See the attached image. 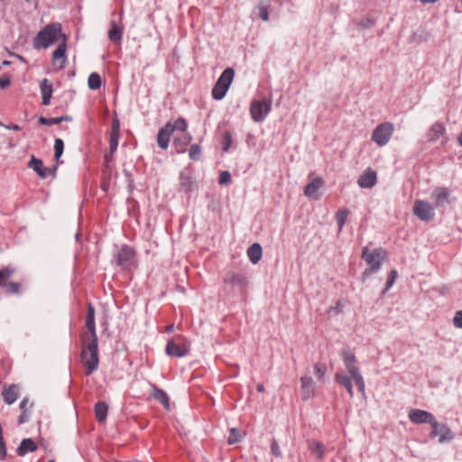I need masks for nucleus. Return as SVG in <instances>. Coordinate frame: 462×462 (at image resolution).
I'll list each match as a JSON object with an SVG mask.
<instances>
[{"label": "nucleus", "mask_w": 462, "mask_h": 462, "mask_svg": "<svg viewBox=\"0 0 462 462\" xmlns=\"http://www.w3.org/2000/svg\"><path fill=\"white\" fill-rule=\"evenodd\" d=\"M98 340L97 338L83 337L81 359L86 367V374L89 375L98 368Z\"/></svg>", "instance_id": "f257e3e1"}, {"label": "nucleus", "mask_w": 462, "mask_h": 462, "mask_svg": "<svg viewBox=\"0 0 462 462\" xmlns=\"http://www.w3.org/2000/svg\"><path fill=\"white\" fill-rule=\"evenodd\" d=\"M61 25L58 23L48 24L42 31H40L34 40V49H47L55 42H60V38L62 39Z\"/></svg>", "instance_id": "f03ea898"}, {"label": "nucleus", "mask_w": 462, "mask_h": 462, "mask_svg": "<svg viewBox=\"0 0 462 462\" xmlns=\"http://www.w3.org/2000/svg\"><path fill=\"white\" fill-rule=\"evenodd\" d=\"M387 253L383 248H375L370 251L367 247H365L362 251V258L369 265V268L365 269L363 273V279L376 273L386 258Z\"/></svg>", "instance_id": "7ed1b4c3"}, {"label": "nucleus", "mask_w": 462, "mask_h": 462, "mask_svg": "<svg viewBox=\"0 0 462 462\" xmlns=\"http://www.w3.org/2000/svg\"><path fill=\"white\" fill-rule=\"evenodd\" d=\"M235 77V71L232 68L226 69L212 89V97L216 100H221L226 94Z\"/></svg>", "instance_id": "20e7f679"}, {"label": "nucleus", "mask_w": 462, "mask_h": 462, "mask_svg": "<svg viewBox=\"0 0 462 462\" xmlns=\"http://www.w3.org/2000/svg\"><path fill=\"white\" fill-rule=\"evenodd\" d=\"M394 131V125L390 122H383L379 124L372 133V141L378 146L382 147L386 145Z\"/></svg>", "instance_id": "39448f33"}, {"label": "nucleus", "mask_w": 462, "mask_h": 462, "mask_svg": "<svg viewBox=\"0 0 462 462\" xmlns=\"http://www.w3.org/2000/svg\"><path fill=\"white\" fill-rule=\"evenodd\" d=\"M272 108L270 99L253 100L250 106L251 117L254 122H263Z\"/></svg>", "instance_id": "423d86ee"}, {"label": "nucleus", "mask_w": 462, "mask_h": 462, "mask_svg": "<svg viewBox=\"0 0 462 462\" xmlns=\"http://www.w3.org/2000/svg\"><path fill=\"white\" fill-rule=\"evenodd\" d=\"M413 214L422 221H431L435 217V208L427 201L417 199L413 205Z\"/></svg>", "instance_id": "0eeeda50"}, {"label": "nucleus", "mask_w": 462, "mask_h": 462, "mask_svg": "<svg viewBox=\"0 0 462 462\" xmlns=\"http://www.w3.org/2000/svg\"><path fill=\"white\" fill-rule=\"evenodd\" d=\"M432 430L430 432L431 438L439 437V443H445L452 440L454 439V434L452 433L449 427H448L444 423H439L436 420L431 424Z\"/></svg>", "instance_id": "6e6552de"}, {"label": "nucleus", "mask_w": 462, "mask_h": 462, "mask_svg": "<svg viewBox=\"0 0 462 462\" xmlns=\"http://www.w3.org/2000/svg\"><path fill=\"white\" fill-rule=\"evenodd\" d=\"M341 356L346 369L352 378L362 375L359 367L357 366V360L354 353L350 352L348 349H343L341 351Z\"/></svg>", "instance_id": "1a4fd4ad"}, {"label": "nucleus", "mask_w": 462, "mask_h": 462, "mask_svg": "<svg viewBox=\"0 0 462 462\" xmlns=\"http://www.w3.org/2000/svg\"><path fill=\"white\" fill-rule=\"evenodd\" d=\"M117 265L129 268L134 264V253L129 246H123L115 255Z\"/></svg>", "instance_id": "9d476101"}, {"label": "nucleus", "mask_w": 462, "mask_h": 462, "mask_svg": "<svg viewBox=\"0 0 462 462\" xmlns=\"http://www.w3.org/2000/svg\"><path fill=\"white\" fill-rule=\"evenodd\" d=\"M225 284L244 290L247 285V277L244 273L229 272L223 279Z\"/></svg>", "instance_id": "9b49d317"}, {"label": "nucleus", "mask_w": 462, "mask_h": 462, "mask_svg": "<svg viewBox=\"0 0 462 462\" xmlns=\"http://www.w3.org/2000/svg\"><path fill=\"white\" fill-rule=\"evenodd\" d=\"M408 417L410 420L415 424L429 423L432 424L436 420L430 412L419 409H412L409 411Z\"/></svg>", "instance_id": "f8f14e48"}, {"label": "nucleus", "mask_w": 462, "mask_h": 462, "mask_svg": "<svg viewBox=\"0 0 462 462\" xmlns=\"http://www.w3.org/2000/svg\"><path fill=\"white\" fill-rule=\"evenodd\" d=\"M66 50V36L62 35V40L59 42L57 48L52 52V62L54 65L58 64L59 69H62L65 67L67 61Z\"/></svg>", "instance_id": "ddd939ff"}, {"label": "nucleus", "mask_w": 462, "mask_h": 462, "mask_svg": "<svg viewBox=\"0 0 462 462\" xmlns=\"http://www.w3.org/2000/svg\"><path fill=\"white\" fill-rule=\"evenodd\" d=\"M189 345L186 343H179L174 339L168 341L166 345L167 355L174 357H182L189 354Z\"/></svg>", "instance_id": "4468645a"}, {"label": "nucleus", "mask_w": 462, "mask_h": 462, "mask_svg": "<svg viewBox=\"0 0 462 462\" xmlns=\"http://www.w3.org/2000/svg\"><path fill=\"white\" fill-rule=\"evenodd\" d=\"M377 182V174L370 168L365 170L358 178L357 184L362 189H371Z\"/></svg>", "instance_id": "2eb2a0df"}, {"label": "nucleus", "mask_w": 462, "mask_h": 462, "mask_svg": "<svg viewBox=\"0 0 462 462\" xmlns=\"http://www.w3.org/2000/svg\"><path fill=\"white\" fill-rule=\"evenodd\" d=\"M300 388L303 400H309L315 395V382L310 376L300 377Z\"/></svg>", "instance_id": "dca6fc26"}, {"label": "nucleus", "mask_w": 462, "mask_h": 462, "mask_svg": "<svg viewBox=\"0 0 462 462\" xmlns=\"http://www.w3.org/2000/svg\"><path fill=\"white\" fill-rule=\"evenodd\" d=\"M192 137L187 132L179 133L173 140V147L177 152H185L187 146L190 143Z\"/></svg>", "instance_id": "f3484780"}, {"label": "nucleus", "mask_w": 462, "mask_h": 462, "mask_svg": "<svg viewBox=\"0 0 462 462\" xmlns=\"http://www.w3.org/2000/svg\"><path fill=\"white\" fill-rule=\"evenodd\" d=\"M446 133L445 125L440 122L433 123L427 133V139L429 142L433 143L438 141Z\"/></svg>", "instance_id": "a211bd4d"}, {"label": "nucleus", "mask_w": 462, "mask_h": 462, "mask_svg": "<svg viewBox=\"0 0 462 462\" xmlns=\"http://www.w3.org/2000/svg\"><path fill=\"white\" fill-rule=\"evenodd\" d=\"M152 391L150 393V396L156 401H158L166 410H170V398L166 392L162 389H159L154 384H151Z\"/></svg>", "instance_id": "6ab92c4d"}, {"label": "nucleus", "mask_w": 462, "mask_h": 462, "mask_svg": "<svg viewBox=\"0 0 462 462\" xmlns=\"http://www.w3.org/2000/svg\"><path fill=\"white\" fill-rule=\"evenodd\" d=\"M172 134L171 124L168 123L162 128L157 134V143L159 147L165 150L169 146L170 136Z\"/></svg>", "instance_id": "aec40b11"}, {"label": "nucleus", "mask_w": 462, "mask_h": 462, "mask_svg": "<svg viewBox=\"0 0 462 462\" xmlns=\"http://www.w3.org/2000/svg\"><path fill=\"white\" fill-rule=\"evenodd\" d=\"M323 180L317 177L313 179L304 189V195L308 198L318 199L319 198L318 191L322 187Z\"/></svg>", "instance_id": "412c9836"}, {"label": "nucleus", "mask_w": 462, "mask_h": 462, "mask_svg": "<svg viewBox=\"0 0 462 462\" xmlns=\"http://www.w3.org/2000/svg\"><path fill=\"white\" fill-rule=\"evenodd\" d=\"M86 327L89 331L90 335L87 336L88 338H97L96 333V324H95V309L91 303L88 304V312L86 317Z\"/></svg>", "instance_id": "4be33fe9"}, {"label": "nucleus", "mask_w": 462, "mask_h": 462, "mask_svg": "<svg viewBox=\"0 0 462 462\" xmlns=\"http://www.w3.org/2000/svg\"><path fill=\"white\" fill-rule=\"evenodd\" d=\"M449 197V190L444 187H437L434 189L431 198L435 200L436 207L448 202Z\"/></svg>", "instance_id": "5701e85b"}, {"label": "nucleus", "mask_w": 462, "mask_h": 462, "mask_svg": "<svg viewBox=\"0 0 462 462\" xmlns=\"http://www.w3.org/2000/svg\"><path fill=\"white\" fill-rule=\"evenodd\" d=\"M40 88L42 95V104L48 106L51 103L52 95V85L47 79H43L40 83Z\"/></svg>", "instance_id": "b1692460"}, {"label": "nucleus", "mask_w": 462, "mask_h": 462, "mask_svg": "<svg viewBox=\"0 0 462 462\" xmlns=\"http://www.w3.org/2000/svg\"><path fill=\"white\" fill-rule=\"evenodd\" d=\"M38 448L36 443L32 439H23L17 448V454L20 457L25 456L28 452H34Z\"/></svg>", "instance_id": "393cba45"}, {"label": "nucleus", "mask_w": 462, "mask_h": 462, "mask_svg": "<svg viewBox=\"0 0 462 462\" xmlns=\"http://www.w3.org/2000/svg\"><path fill=\"white\" fill-rule=\"evenodd\" d=\"M352 380H353V378L351 376H348L346 374H338V373H337L335 374V381L338 384H340L346 388V390L347 391L350 397H353V395H354Z\"/></svg>", "instance_id": "a878e982"}, {"label": "nucleus", "mask_w": 462, "mask_h": 462, "mask_svg": "<svg viewBox=\"0 0 462 462\" xmlns=\"http://www.w3.org/2000/svg\"><path fill=\"white\" fill-rule=\"evenodd\" d=\"M2 394L4 401L7 404H12L18 399L19 388L16 384H12L8 388L4 389Z\"/></svg>", "instance_id": "bb28decb"}, {"label": "nucleus", "mask_w": 462, "mask_h": 462, "mask_svg": "<svg viewBox=\"0 0 462 462\" xmlns=\"http://www.w3.org/2000/svg\"><path fill=\"white\" fill-rule=\"evenodd\" d=\"M262 254V246L258 243L253 244L247 249V256L250 262L254 264L257 263L261 260Z\"/></svg>", "instance_id": "cd10ccee"}, {"label": "nucleus", "mask_w": 462, "mask_h": 462, "mask_svg": "<svg viewBox=\"0 0 462 462\" xmlns=\"http://www.w3.org/2000/svg\"><path fill=\"white\" fill-rule=\"evenodd\" d=\"M28 167L32 169L37 174L44 179L47 176V170L44 168L42 161L32 156L28 162Z\"/></svg>", "instance_id": "c85d7f7f"}, {"label": "nucleus", "mask_w": 462, "mask_h": 462, "mask_svg": "<svg viewBox=\"0 0 462 462\" xmlns=\"http://www.w3.org/2000/svg\"><path fill=\"white\" fill-rule=\"evenodd\" d=\"M308 448L318 459H323L326 452V447L323 443L318 440H312L309 443Z\"/></svg>", "instance_id": "c756f323"}, {"label": "nucleus", "mask_w": 462, "mask_h": 462, "mask_svg": "<svg viewBox=\"0 0 462 462\" xmlns=\"http://www.w3.org/2000/svg\"><path fill=\"white\" fill-rule=\"evenodd\" d=\"M180 185L181 190H183L184 192H190L194 189V182L191 180V178L183 173H181L180 177Z\"/></svg>", "instance_id": "7c9ffc66"}, {"label": "nucleus", "mask_w": 462, "mask_h": 462, "mask_svg": "<svg viewBox=\"0 0 462 462\" xmlns=\"http://www.w3.org/2000/svg\"><path fill=\"white\" fill-rule=\"evenodd\" d=\"M108 406L105 402H97L95 406V411L97 420L105 421L107 415Z\"/></svg>", "instance_id": "2f4dec72"}, {"label": "nucleus", "mask_w": 462, "mask_h": 462, "mask_svg": "<svg viewBox=\"0 0 462 462\" xmlns=\"http://www.w3.org/2000/svg\"><path fill=\"white\" fill-rule=\"evenodd\" d=\"M101 83H102L101 77L98 73L93 72L89 75L88 80V85L90 89H92V90L98 89L101 87Z\"/></svg>", "instance_id": "473e14b6"}, {"label": "nucleus", "mask_w": 462, "mask_h": 462, "mask_svg": "<svg viewBox=\"0 0 462 462\" xmlns=\"http://www.w3.org/2000/svg\"><path fill=\"white\" fill-rule=\"evenodd\" d=\"M69 120H70V117H69V116H60V117H51V118H46V117L41 116L39 118V123L41 125H52L60 124L63 121H69Z\"/></svg>", "instance_id": "72a5a7b5"}, {"label": "nucleus", "mask_w": 462, "mask_h": 462, "mask_svg": "<svg viewBox=\"0 0 462 462\" xmlns=\"http://www.w3.org/2000/svg\"><path fill=\"white\" fill-rule=\"evenodd\" d=\"M122 34L123 31L113 23L111 29L108 31L109 40L114 42H119L121 41Z\"/></svg>", "instance_id": "f704fd0d"}, {"label": "nucleus", "mask_w": 462, "mask_h": 462, "mask_svg": "<svg viewBox=\"0 0 462 462\" xmlns=\"http://www.w3.org/2000/svg\"><path fill=\"white\" fill-rule=\"evenodd\" d=\"M348 216V210L347 209H340L336 214V221L338 226V232H341Z\"/></svg>", "instance_id": "c9c22d12"}, {"label": "nucleus", "mask_w": 462, "mask_h": 462, "mask_svg": "<svg viewBox=\"0 0 462 462\" xmlns=\"http://www.w3.org/2000/svg\"><path fill=\"white\" fill-rule=\"evenodd\" d=\"M257 9H258V14H259V17L263 20V21H268L269 20V12H268V9H269V5L264 3L263 1H261L258 5H257Z\"/></svg>", "instance_id": "e433bc0d"}, {"label": "nucleus", "mask_w": 462, "mask_h": 462, "mask_svg": "<svg viewBox=\"0 0 462 462\" xmlns=\"http://www.w3.org/2000/svg\"><path fill=\"white\" fill-rule=\"evenodd\" d=\"M0 286L3 287L7 293L16 294L20 291V284L18 282H5L4 284H0Z\"/></svg>", "instance_id": "4c0bfd02"}, {"label": "nucleus", "mask_w": 462, "mask_h": 462, "mask_svg": "<svg viewBox=\"0 0 462 462\" xmlns=\"http://www.w3.org/2000/svg\"><path fill=\"white\" fill-rule=\"evenodd\" d=\"M14 272V268L11 266H6L0 270V284H4V282H6V280L10 278Z\"/></svg>", "instance_id": "58836bf2"}, {"label": "nucleus", "mask_w": 462, "mask_h": 462, "mask_svg": "<svg viewBox=\"0 0 462 462\" xmlns=\"http://www.w3.org/2000/svg\"><path fill=\"white\" fill-rule=\"evenodd\" d=\"M64 150V143L61 139L58 138L54 142V157L57 161H59L60 157L62 155Z\"/></svg>", "instance_id": "ea45409f"}, {"label": "nucleus", "mask_w": 462, "mask_h": 462, "mask_svg": "<svg viewBox=\"0 0 462 462\" xmlns=\"http://www.w3.org/2000/svg\"><path fill=\"white\" fill-rule=\"evenodd\" d=\"M187 122L183 118H178L173 124H171L172 133L175 130H179L180 133L186 132L187 129Z\"/></svg>", "instance_id": "a19ab883"}, {"label": "nucleus", "mask_w": 462, "mask_h": 462, "mask_svg": "<svg viewBox=\"0 0 462 462\" xmlns=\"http://www.w3.org/2000/svg\"><path fill=\"white\" fill-rule=\"evenodd\" d=\"M189 158L193 161H198L201 156V149L198 144H192L189 148Z\"/></svg>", "instance_id": "79ce46f5"}, {"label": "nucleus", "mask_w": 462, "mask_h": 462, "mask_svg": "<svg viewBox=\"0 0 462 462\" xmlns=\"http://www.w3.org/2000/svg\"><path fill=\"white\" fill-rule=\"evenodd\" d=\"M239 439H240L239 431L236 429L232 428L229 431V436H228V439H227L228 444H230V445L235 444V443L238 442Z\"/></svg>", "instance_id": "37998d69"}, {"label": "nucleus", "mask_w": 462, "mask_h": 462, "mask_svg": "<svg viewBox=\"0 0 462 462\" xmlns=\"http://www.w3.org/2000/svg\"><path fill=\"white\" fill-rule=\"evenodd\" d=\"M397 275L398 273L396 270L393 269L390 272L385 284V291H388L394 284Z\"/></svg>", "instance_id": "c03bdc74"}, {"label": "nucleus", "mask_w": 462, "mask_h": 462, "mask_svg": "<svg viewBox=\"0 0 462 462\" xmlns=\"http://www.w3.org/2000/svg\"><path fill=\"white\" fill-rule=\"evenodd\" d=\"M232 135L229 132H225L223 134V151L227 152L232 144Z\"/></svg>", "instance_id": "a18cd8bd"}, {"label": "nucleus", "mask_w": 462, "mask_h": 462, "mask_svg": "<svg viewBox=\"0 0 462 462\" xmlns=\"http://www.w3.org/2000/svg\"><path fill=\"white\" fill-rule=\"evenodd\" d=\"M353 380L356 383L358 391L362 393V395H365V383L363 375L353 378Z\"/></svg>", "instance_id": "49530a36"}, {"label": "nucleus", "mask_w": 462, "mask_h": 462, "mask_svg": "<svg viewBox=\"0 0 462 462\" xmlns=\"http://www.w3.org/2000/svg\"><path fill=\"white\" fill-rule=\"evenodd\" d=\"M119 134H110L109 146L111 152L116 151L118 146Z\"/></svg>", "instance_id": "de8ad7c7"}, {"label": "nucleus", "mask_w": 462, "mask_h": 462, "mask_svg": "<svg viewBox=\"0 0 462 462\" xmlns=\"http://www.w3.org/2000/svg\"><path fill=\"white\" fill-rule=\"evenodd\" d=\"M453 325L457 328H462V310H457L453 318Z\"/></svg>", "instance_id": "09e8293b"}, {"label": "nucleus", "mask_w": 462, "mask_h": 462, "mask_svg": "<svg viewBox=\"0 0 462 462\" xmlns=\"http://www.w3.org/2000/svg\"><path fill=\"white\" fill-rule=\"evenodd\" d=\"M218 182L221 185L227 184V183L231 182V174H230V172L227 171H222L220 173Z\"/></svg>", "instance_id": "8fccbe9b"}, {"label": "nucleus", "mask_w": 462, "mask_h": 462, "mask_svg": "<svg viewBox=\"0 0 462 462\" xmlns=\"http://www.w3.org/2000/svg\"><path fill=\"white\" fill-rule=\"evenodd\" d=\"M314 370H315L316 374L318 375V378L319 380L323 379V377L325 376L326 372H327L326 365H315Z\"/></svg>", "instance_id": "3c124183"}, {"label": "nucleus", "mask_w": 462, "mask_h": 462, "mask_svg": "<svg viewBox=\"0 0 462 462\" xmlns=\"http://www.w3.org/2000/svg\"><path fill=\"white\" fill-rule=\"evenodd\" d=\"M271 450H272L273 455L275 456L276 457H279L282 456V452H281L279 444L274 439H273L272 442H271Z\"/></svg>", "instance_id": "603ef678"}, {"label": "nucleus", "mask_w": 462, "mask_h": 462, "mask_svg": "<svg viewBox=\"0 0 462 462\" xmlns=\"http://www.w3.org/2000/svg\"><path fill=\"white\" fill-rule=\"evenodd\" d=\"M345 304L343 302V300H337L336 306L334 307H330L328 310V313H340L342 312L343 310V308H344Z\"/></svg>", "instance_id": "864d4df0"}, {"label": "nucleus", "mask_w": 462, "mask_h": 462, "mask_svg": "<svg viewBox=\"0 0 462 462\" xmlns=\"http://www.w3.org/2000/svg\"><path fill=\"white\" fill-rule=\"evenodd\" d=\"M119 130H120V122H119V119L116 116H115L113 119V122H112L111 134H119Z\"/></svg>", "instance_id": "5fc2aeb1"}, {"label": "nucleus", "mask_w": 462, "mask_h": 462, "mask_svg": "<svg viewBox=\"0 0 462 462\" xmlns=\"http://www.w3.org/2000/svg\"><path fill=\"white\" fill-rule=\"evenodd\" d=\"M6 457V447L4 439H0V460H4Z\"/></svg>", "instance_id": "6e6d98bb"}, {"label": "nucleus", "mask_w": 462, "mask_h": 462, "mask_svg": "<svg viewBox=\"0 0 462 462\" xmlns=\"http://www.w3.org/2000/svg\"><path fill=\"white\" fill-rule=\"evenodd\" d=\"M29 420V414L26 411H23V413L18 418L19 424H23Z\"/></svg>", "instance_id": "4d7b16f0"}, {"label": "nucleus", "mask_w": 462, "mask_h": 462, "mask_svg": "<svg viewBox=\"0 0 462 462\" xmlns=\"http://www.w3.org/2000/svg\"><path fill=\"white\" fill-rule=\"evenodd\" d=\"M10 84H11V81H10V79L8 78L5 79H0V87L2 88H7L8 86H10Z\"/></svg>", "instance_id": "13d9d810"}, {"label": "nucleus", "mask_w": 462, "mask_h": 462, "mask_svg": "<svg viewBox=\"0 0 462 462\" xmlns=\"http://www.w3.org/2000/svg\"><path fill=\"white\" fill-rule=\"evenodd\" d=\"M28 403V400L27 399H23L21 402H20V409L23 411H26V405Z\"/></svg>", "instance_id": "bf43d9fd"}, {"label": "nucleus", "mask_w": 462, "mask_h": 462, "mask_svg": "<svg viewBox=\"0 0 462 462\" xmlns=\"http://www.w3.org/2000/svg\"><path fill=\"white\" fill-rule=\"evenodd\" d=\"M5 127L8 129L14 130V131L20 130V126L18 125H5Z\"/></svg>", "instance_id": "052dcab7"}, {"label": "nucleus", "mask_w": 462, "mask_h": 462, "mask_svg": "<svg viewBox=\"0 0 462 462\" xmlns=\"http://www.w3.org/2000/svg\"><path fill=\"white\" fill-rule=\"evenodd\" d=\"M422 4H434L438 2L439 0H419Z\"/></svg>", "instance_id": "680f3d73"}, {"label": "nucleus", "mask_w": 462, "mask_h": 462, "mask_svg": "<svg viewBox=\"0 0 462 462\" xmlns=\"http://www.w3.org/2000/svg\"><path fill=\"white\" fill-rule=\"evenodd\" d=\"M256 388H257V391L260 392V393H263L264 392V386H263V383H259Z\"/></svg>", "instance_id": "e2e57ef3"}, {"label": "nucleus", "mask_w": 462, "mask_h": 462, "mask_svg": "<svg viewBox=\"0 0 462 462\" xmlns=\"http://www.w3.org/2000/svg\"><path fill=\"white\" fill-rule=\"evenodd\" d=\"M457 142H458L459 145L462 146V132L460 133V134L457 137Z\"/></svg>", "instance_id": "0e129e2a"}, {"label": "nucleus", "mask_w": 462, "mask_h": 462, "mask_svg": "<svg viewBox=\"0 0 462 462\" xmlns=\"http://www.w3.org/2000/svg\"><path fill=\"white\" fill-rule=\"evenodd\" d=\"M174 328V326L173 325H169L167 328H166V331L167 332H171Z\"/></svg>", "instance_id": "69168bd1"}, {"label": "nucleus", "mask_w": 462, "mask_h": 462, "mask_svg": "<svg viewBox=\"0 0 462 462\" xmlns=\"http://www.w3.org/2000/svg\"><path fill=\"white\" fill-rule=\"evenodd\" d=\"M56 171H57V166H53V167H52V169L50 171V172H51L52 175H55Z\"/></svg>", "instance_id": "338daca9"}, {"label": "nucleus", "mask_w": 462, "mask_h": 462, "mask_svg": "<svg viewBox=\"0 0 462 462\" xmlns=\"http://www.w3.org/2000/svg\"><path fill=\"white\" fill-rule=\"evenodd\" d=\"M48 462H55V461L51 459V460H49Z\"/></svg>", "instance_id": "774afa93"}]
</instances>
